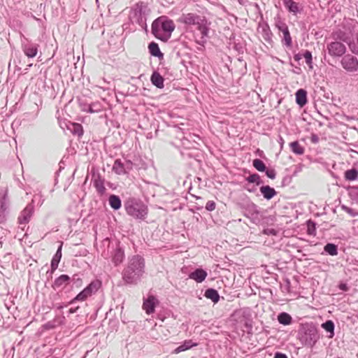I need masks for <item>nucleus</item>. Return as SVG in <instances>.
I'll list each match as a JSON object with an SVG mask.
<instances>
[{
  "mask_svg": "<svg viewBox=\"0 0 358 358\" xmlns=\"http://www.w3.org/2000/svg\"><path fill=\"white\" fill-rule=\"evenodd\" d=\"M144 272V258L139 255H134L129 259L128 264L122 271V279L126 284L136 285Z\"/></svg>",
  "mask_w": 358,
  "mask_h": 358,
  "instance_id": "obj_1",
  "label": "nucleus"
},
{
  "mask_svg": "<svg viewBox=\"0 0 358 358\" xmlns=\"http://www.w3.org/2000/svg\"><path fill=\"white\" fill-rule=\"evenodd\" d=\"M173 21L166 15L155 19L152 24V34L158 39L166 42L175 29Z\"/></svg>",
  "mask_w": 358,
  "mask_h": 358,
  "instance_id": "obj_2",
  "label": "nucleus"
},
{
  "mask_svg": "<svg viewBox=\"0 0 358 358\" xmlns=\"http://www.w3.org/2000/svg\"><path fill=\"white\" fill-rule=\"evenodd\" d=\"M297 338L302 345L313 348L320 339V334L315 325L305 324L299 329Z\"/></svg>",
  "mask_w": 358,
  "mask_h": 358,
  "instance_id": "obj_3",
  "label": "nucleus"
},
{
  "mask_svg": "<svg viewBox=\"0 0 358 358\" xmlns=\"http://www.w3.org/2000/svg\"><path fill=\"white\" fill-rule=\"evenodd\" d=\"M127 213L138 220H145L148 215V207L141 201L130 199L124 203Z\"/></svg>",
  "mask_w": 358,
  "mask_h": 358,
  "instance_id": "obj_4",
  "label": "nucleus"
},
{
  "mask_svg": "<svg viewBox=\"0 0 358 358\" xmlns=\"http://www.w3.org/2000/svg\"><path fill=\"white\" fill-rule=\"evenodd\" d=\"M147 6L143 2H138L131 8L129 15L131 22L138 24L141 28H146L145 11Z\"/></svg>",
  "mask_w": 358,
  "mask_h": 358,
  "instance_id": "obj_5",
  "label": "nucleus"
},
{
  "mask_svg": "<svg viewBox=\"0 0 358 358\" xmlns=\"http://www.w3.org/2000/svg\"><path fill=\"white\" fill-rule=\"evenodd\" d=\"M101 282L99 280L92 281L83 290L76 295L71 301L69 302V305H73L76 301H84L89 296L96 292L101 287Z\"/></svg>",
  "mask_w": 358,
  "mask_h": 358,
  "instance_id": "obj_6",
  "label": "nucleus"
},
{
  "mask_svg": "<svg viewBox=\"0 0 358 358\" xmlns=\"http://www.w3.org/2000/svg\"><path fill=\"white\" fill-rule=\"evenodd\" d=\"M343 69L348 73H355L358 71V59L351 55H344L341 60Z\"/></svg>",
  "mask_w": 358,
  "mask_h": 358,
  "instance_id": "obj_7",
  "label": "nucleus"
},
{
  "mask_svg": "<svg viewBox=\"0 0 358 358\" xmlns=\"http://www.w3.org/2000/svg\"><path fill=\"white\" fill-rule=\"evenodd\" d=\"M328 53L332 57H342L346 52L345 45L340 41H334L327 45Z\"/></svg>",
  "mask_w": 358,
  "mask_h": 358,
  "instance_id": "obj_8",
  "label": "nucleus"
},
{
  "mask_svg": "<svg viewBox=\"0 0 358 358\" xmlns=\"http://www.w3.org/2000/svg\"><path fill=\"white\" fill-rule=\"evenodd\" d=\"M197 29L200 31L201 34V39L199 41H196V43L199 45H203L206 42V38L208 37L209 28L207 24L206 19L203 17L201 20L199 21V23L196 24Z\"/></svg>",
  "mask_w": 358,
  "mask_h": 358,
  "instance_id": "obj_9",
  "label": "nucleus"
},
{
  "mask_svg": "<svg viewBox=\"0 0 358 358\" xmlns=\"http://www.w3.org/2000/svg\"><path fill=\"white\" fill-rule=\"evenodd\" d=\"M111 249L112 262L117 266L124 259V252L119 245H117L115 248L112 247Z\"/></svg>",
  "mask_w": 358,
  "mask_h": 358,
  "instance_id": "obj_10",
  "label": "nucleus"
},
{
  "mask_svg": "<svg viewBox=\"0 0 358 358\" xmlns=\"http://www.w3.org/2000/svg\"><path fill=\"white\" fill-rule=\"evenodd\" d=\"M71 282V277L66 274H62L55 280L52 287L55 290H62Z\"/></svg>",
  "mask_w": 358,
  "mask_h": 358,
  "instance_id": "obj_11",
  "label": "nucleus"
},
{
  "mask_svg": "<svg viewBox=\"0 0 358 358\" xmlns=\"http://www.w3.org/2000/svg\"><path fill=\"white\" fill-rule=\"evenodd\" d=\"M159 301L153 295H150L143 300V308L148 315L153 313Z\"/></svg>",
  "mask_w": 358,
  "mask_h": 358,
  "instance_id": "obj_12",
  "label": "nucleus"
},
{
  "mask_svg": "<svg viewBox=\"0 0 358 358\" xmlns=\"http://www.w3.org/2000/svg\"><path fill=\"white\" fill-rule=\"evenodd\" d=\"M34 213V206L32 203H29L24 209L21 212L18 217V223L20 224H27Z\"/></svg>",
  "mask_w": 358,
  "mask_h": 358,
  "instance_id": "obj_13",
  "label": "nucleus"
},
{
  "mask_svg": "<svg viewBox=\"0 0 358 358\" xmlns=\"http://www.w3.org/2000/svg\"><path fill=\"white\" fill-rule=\"evenodd\" d=\"M203 17L194 13L182 14L180 17V22L187 25H196Z\"/></svg>",
  "mask_w": 358,
  "mask_h": 358,
  "instance_id": "obj_14",
  "label": "nucleus"
},
{
  "mask_svg": "<svg viewBox=\"0 0 358 358\" xmlns=\"http://www.w3.org/2000/svg\"><path fill=\"white\" fill-rule=\"evenodd\" d=\"M283 3L287 10L295 15L303 11V6L293 0H283Z\"/></svg>",
  "mask_w": 358,
  "mask_h": 358,
  "instance_id": "obj_15",
  "label": "nucleus"
},
{
  "mask_svg": "<svg viewBox=\"0 0 358 358\" xmlns=\"http://www.w3.org/2000/svg\"><path fill=\"white\" fill-rule=\"evenodd\" d=\"M208 275L207 272L201 268H197L189 274V278L201 283L205 280Z\"/></svg>",
  "mask_w": 358,
  "mask_h": 358,
  "instance_id": "obj_16",
  "label": "nucleus"
},
{
  "mask_svg": "<svg viewBox=\"0 0 358 358\" xmlns=\"http://www.w3.org/2000/svg\"><path fill=\"white\" fill-rule=\"evenodd\" d=\"M62 243L60 244L59 246L56 253L53 256L52 260H51V270L48 271L47 272V274L50 273V275L51 276L52 273L55 272V271L57 268L59 263L62 258Z\"/></svg>",
  "mask_w": 358,
  "mask_h": 358,
  "instance_id": "obj_17",
  "label": "nucleus"
},
{
  "mask_svg": "<svg viewBox=\"0 0 358 358\" xmlns=\"http://www.w3.org/2000/svg\"><path fill=\"white\" fill-rule=\"evenodd\" d=\"M38 46L37 44L28 43L22 45V50L26 56L33 58L37 55Z\"/></svg>",
  "mask_w": 358,
  "mask_h": 358,
  "instance_id": "obj_18",
  "label": "nucleus"
},
{
  "mask_svg": "<svg viewBox=\"0 0 358 358\" xmlns=\"http://www.w3.org/2000/svg\"><path fill=\"white\" fill-rule=\"evenodd\" d=\"M151 83L153 85L157 87V88L162 89L164 87V78H163L161 74L157 71H155L150 77Z\"/></svg>",
  "mask_w": 358,
  "mask_h": 358,
  "instance_id": "obj_19",
  "label": "nucleus"
},
{
  "mask_svg": "<svg viewBox=\"0 0 358 358\" xmlns=\"http://www.w3.org/2000/svg\"><path fill=\"white\" fill-rule=\"evenodd\" d=\"M296 102L301 107L307 103V92L304 89H299L296 92Z\"/></svg>",
  "mask_w": 358,
  "mask_h": 358,
  "instance_id": "obj_20",
  "label": "nucleus"
},
{
  "mask_svg": "<svg viewBox=\"0 0 358 358\" xmlns=\"http://www.w3.org/2000/svg\"><path fill=\"white\" fill-rule=\"evenodd\" d=\"M260 192L263 195L264 198L266 200H270L277 194V192L274 188L269 185H262L259 188Z\"/></svg>",
  "mask_w": 358,
  "mask_h": 358,
  "instance_id": "obj_21",
  "label": "nucleus"
},
{
  "mask_svg": "<svg viewBox=\"0 0 358 358\" xmlns=\"http://www.w3.org/2000/svg\"><path fill=\"white\" fill-rule=\"evenodd\" d=\"M204 296L210 299L214 303H217L220 301V294L218 292L213 288H208L204 293Z\"/></svg>",
  "mask_w": 358,
  "mask_h": 358,
  "instance_id": "obj_22",
  "label": "nucleus"
},
{
  "mask_svg": "<svg viewBox=\"0 0 358 358\" xmlns=\"http://www.w3.org/2000/svg\"><path fill=\"white\" fill-rule=\"evenodd\" d=\"M321 327L329 334L328 338H332L334 336L335 324L332 320H328L325 321L321 324Z\"/></svg>",
  "mask_w": 358,
  "mask_h": 358,
  "instance_id": "obj_23",
  "label": "nucleus"
},
{
  "mask_svg": "<svg viewBox=\"0 0 358 358\" xmlns=\"http://www.w3.org/2000/svg\"><path fill=\"white\" fill-rule=\"evenodd\" d=\"M149 52L152 56L157 57L158 58L163 57V53L160 51L159 45L155 42H151L148 45Z\"/></svg>",
  "mask_w": 358,
  "mask_h": 358,
  "instance_id": "obj_24",
  "label": "nucleus"
},
{
  "mask_svg": "<svg viewBox=\"0 0 358 358\" xmlns=\"http://www.w3.org/2000/svg\"><path fill=\"white\" fill-rule=\"evenodd\" d=\"M278 321L282 325H289L292 323V317L287 313L282 312L278 315Z\"/></svg>",
  "mask_w": 358,
  "mask_h": 358,
  "instance_id": "obj_25",
  "label": "nucleus"
},
{
  "mask_svg": "<svg viewBox=\"0 0 358 358\" xmlns=\"http://www.w3.org/2000/svg\"><path fill=\"white\" fill-rule=\"evenodd\" d=\"M109 204L114 210H118L121 208L122 201L120 198L115 194H111L108 199Z\"/></svg>",
  "mask_w": 358,
  "mask_h": 358,
  "instance_id": "obj_26",
  "label": "nucleus"
},
{
  "mask_svg": "<svg viewBox=\"0 0 358 358\" xmlns=\"http://www.w3.org/2000/svg\"><path fill=\"white\" fill-rule=\"evenodd\" d=\"M332 37L334 39L336 40V41H343V42H345V43H349L348 41V34L339 29V30H337L336 31H334L332 33Z\"/></svg>",
  "mask_w": 358,
  "mask_h": 358,
  "instance_id": "obj_27",
  "label": "nucleus"
},
{
  "mask_svg": "<svg viewBox=\"0 0 358 358\" xmlns=\"http://www.w3.org/2000/svg\"><path fill=\"white\" fill-rule=\"evenodd\" d=\"M324 252L327 255L336 256L338 255V245L334 243H328L324 247Z\"/></svg>",
  "mask_w": 358,
  "mask_h": 358,
  "instance_id": "obj_28",
  "label": "nucleus"
},
{
  "mask_svg": "<svg viewBox=\"0 0 358 358\" xmlns=\"http://www.w3.org/2000/svg\"><path fill=\"white\" fill-rule=\"evenodd\" d=\"M245 215L247 217H249V215L253 216V215H257L259 214V210L257 209V206L255 205L254 203H248L245 206Z\"/></svg>",
  "mask_w": 358,
  "mask_h": 358,
  "instance_id": "obj_29",
  "label": "nucleus"
},
{
  "mask_svg": "<svg viewBox=\"0 0 358 358\" xmlns=\"http://www.w3.org/2000/svg\"><path fill=\"white\" fill-rule=\"evenodd\" d=\"M113 170L117 173V174H124L126 173V169L124 166V163L122 162L120 159H116L114 162Z\"/></svg>",
  "mask_w": 358,
  "mask_h": 358,
  "instance_id": "obj_30",
  "label": "nucleus"
},
{
  "mask_svg": "<svg viewBox=\"0 0 358 358\" xmlns=\"http://www.w3.org/2000/svg\"><path fill=\"white\" fill-rule=\"evenodd\" d=\"M289 147L292 151L296 155H301L304 153V148L301 146L297 141L290 143Z\"/></svg>",
  "mask_w": 358,
  "mask_h": 358,
  "instance_id": "obj_31",
  "label": "nucleus"
},
{
  "mask_svg": "<svg viewBox=\"0 0 358 358\" xmlns=\"http://www.w3.org/2000/svg\"><path fill=\"white\" fill-rule=\"evenodd\" d=\"M345 178L347 180L353 181L358 178V171L355 168L348 169L345 172Z\"/></svg>",
  "mask_w": 358,
  "mask_h": 358,
  "instance_id": "obj_32",
  "label": "nucleus"
},
{
  "mask_svg": "<svg viewBox=\"0 0 358 358\" xmlns=\"http://www.w3.org/2000/svg\"><path fill=\"white\" fill-rule=\"evenodd\" d=\"M283 38L282 43L287 48H290L292 45V40L289 29L282 32Z\"/></svg>",
  "mask_w": 358,
  "mask_h": 358,
  "instance_id": "obj_33",
  "label": "nucleus"
},
{
  "mask_svg": "<svg viewBox=\"0 0 358 358\" xmlns=\"http://www.w3.org/2000/svg\"><path fill=\"white\" fill-rule=\"evenodd\" d=\"M252 165L259 171L264 172L266 171V164L262 160L259 159H255L252 161Z\"/></svg>",
  "mask_w": 358,
  "mask_h": 358,
  "instance_id": "obj_34",
  "label": "nucleus"
},
{
  "mask_svg": "<svg viewBox=\"0 0 358 358\" xmlns=\"http://www.w3.org/2000/svg\"><path fill=\"white\" fill-rule=\"evenodd\" d=\"M246 181L250 183H255L257 185H259L262 183V180L260 176L257 173H252L245 178Z\"/></svg>",
  "mask_w": 358,
  "mask_h": 358,
  "instance_id": "obj_35",
  "label": "nucleus"
},
{
  "mask_svg": "<svg viewBox=\"0 0 358 358\" xmlns=\"http://www.w3.org/2000/svg\"><path fill=\"white\" fill-rule=\"evenodd\" d=\"M72 128L70 129L71 132L75 134L80 136L83 134V129L81 124L78 123H73L71 124Z\"/></svg>",
  "mask_w": 358,
  "mask_h": 358,
  "instance_id": "obj_36",
  "label": "nucleus"
},
{
  "mask_svg": "<svg viewBox=\"0 0 358 358\" xmlns=\"http://www.w3.org/2000/svg\"><path fill=\"white\" fill-rule=\"evenodd\" d=\"M94 185L96 191L98 192V193H99L100 194H103L105 193L106 187L104 186V183L102 180H101V179L96 180L94 181Z\"/></svg>",
  "mask_w": 358,
  "mask_h": 358,
  "instance_id": "obj_37",
  "label": "nucleus"
},
{
  "mask_svg": "<svg viewBox=\"0 0 358 358\" xmlns=\"http://www.w3.org/2000/svg\"><path fill=\"white\" fill-rule=\"evenodd\" d=\"M262 37L267 42H270L271 41L272 33L268 25L262 27Z\"/></svg>",
  "mask_w": 358,
  "mask_h": 358,
  "instance_id": "obj_38",
  "label": "nucleus"
},
{
  "mask_svg": "<svg viewBox=\"0 0 358 358\" xmlns=\"http://www.w3.org/2000/svg\"><path fill=\"white\" fill-rule=\"evenodd\" d=\"M348 46L353 54L358 55V33L357 34L356 41H350Z\"/></svg>",
  "mask_w": 358,
  "mask_h": 358,
  "instance_id": "obj_39",
  "label": "nucleus"
},
{
  "mask_svg": "<svg viewBox=\"0 0 358 358\" xmlns=\"http://www.w3.org/2000/svg\"><path fill=\"white\" fill-rule=\"evenodd\" d=\"M8 201L7 199V196L6 194H1L0 195V208L1 210H4V211H6V209L8 208Z\"/></svg>",
  "mask_w": 358,
  "mask_h": 358,
  "instance_id": "obj_40",
  "label": "nucleus"
},
{
  "mask_svg": "<svg viewBox=\"0 0 358 358\" xmlns=\"http://www.w3.org/2000/svg\"><path fill=\"white\" fill-rule=\"evenodd\" d=\"M308 234L309 235H315V224L313 222L309 220L308 222Z\"/></svg>",
  "mask_w": 358,
  "mask_h": 358,
  "instance_id": "obj_41",
  "label": "nucleus"
},
{
  "mask_svg": "<svg viewBox=\"0 0 358 358\" xmlns=\"http://www.w3.org/2000/svg\"><path fill=\"white\" fill-rule=\"evenodd\" d=\"M182 346L185 348V349L186 350L192 348V347H194V346H196L197 345V343H194L193 342L192 340H187V341H185L182 343Z\"/></svg>",
  "mask_w": 358,
  "mask_h": 358,
  "instance_id": "obj_42",
  "label": "nucleus"
},
{
  "mask_svg": "<svg viewBox=\"0 0 358 358\" xmlns=\"http://www.w3.org/2000/svg\"><path fill=\"white\" fill-rule=\"evenodd\" d=\"M276 27L282 33L289 29L287 25L282 21H278L276 23Z\"/></svg>",
  "mask_w": 358,
  "mask_h": 358,
  "instance_id": "obj_43",
  "label": "nucleus"
},
{
  "mask_svg": "<svg viewBox=\"0 0 358 358\" xmlns=\"http://www.w3.org/2000/svg\"><path fill=\"white\" fill-rule=\"evenodd\" d=\"M71 282L76 287H79L81 285L82 280L80 278L79 275L78 274H75L71 278Z\"/></svg>",
  "mask_w": 358,
  "mask_h": 358,
  "instance_id": "obj_44",
  "label": "nucleus"
},
{
  "mask_svg": "<svg viewBox=\"0 0 358 358\" xmlns=\"http://www.w3.org/2000/svg\"><path fill=\"white\" fill-rule=\"evenodd\" d=\"M216 208V203L215 201H208L206 204V207L205 208L206 209V210L208 211H213Z\"/></svg>",
  "mask_w": 358,
  "mask_h": 358,
  "instance_id": "obj_45",
  "label": "nucleus"
},
{
  "mask_svg": "<svg viewBox=\"0 0 358 358\" xmlns=\"http://www.w3.org/2000/svg\"><path fill=\"white\" fill-rule=\"evenodd\" d=\"M266 176L271 179H274L275 178V176H276V173H275V171L273 169H266V171H264Z\"/></svg>",
  "mask_w": 358,
  "mask_h": 358,
  "instance_id": "obj_46",
  "label": "nucleus"
},
{
  "mask_svg": "<svg viewBox=\"0 0 358 358\" xmlns=\"http://www.w3.org/2000/svg\"><path fill=\"white\" fill-rule=\"evenodd\" d=\"M303 57L305 58L307 64H310L312 62V53L310 51L306 50L303 53Z\"/></svg>",
  "mask_w": 358,
  "mask_h": 358,
  "instance_id": "obj_47",
  "label": "nucleus"
},
{
  "mask_svg": "<svg viewBox=\"0 0 358 358\" xmlns=\"http://www.w3.org/2000/svg\"><path fill=\"white\" fill-rule=\"evenodd\" d=\"M83 110L89 113H94L99 110V109H94L93 105H88L86 108H83Z\"/></svg>",
  "mask_w": 358,
  "mask_h": 358,
  "instance_id": "obj_48",
  "label": "nucleus"
},
{
  "mask_svg": "<svg viewBox=\"0 0 358 358\" xmlns=\"http://www.w3.org/2000/svg\"><path fill=\"white\" fill-rule=\"evenodd\" d=\"M186 350L185 349V348L182 346V345L181 344L180 345H179L178 347H177L174 350H173V353L175 354H178L181 352H183V351H185Z\"/></svg>",
  "mask_w": 358,
  "mask_h": 358,
  "instance_id": "obj_49",
  "label": "nucleus"
},
{
  "mask_svg": "<svg viewBox=\"0 0 358 358\" xmlns=\"http://www.w3.org/2000/svg\"><path fill=\"white\" fill-rule=\"evenodd\" d=\"M274 358H287V356L284 353L277 352L274 355Z\"/></svg>",
  "mask_w": 358,
  "mask_h": 358,
  "instance_id": "obj_50",
  "label": "nucleus"
},
{
  "mask_svg": "<svg viewBox=\"0 0 358 358\" xmlns=\"http://www.w3.org/2000/svg\"><path fill=\"white\" fill-rule=\"evenodd\" d=\"M275 233L276 232H275V229H267L264 230V234H268V235H270V234L275 235Z\"/></svg>",
  "mask_w": 358,
  "mask_h": 358,
  "instance_id": "obj_51",
  "label": "nucleus"
},
{
  "mask_svg": "<svg viewBox=\"0 0 358 358\" xmlns=\"http://www.w3.org/2000/svg\"><path fill=\"white\" fill-rule=\"evenodd\" d=\"M79 309V306L72 307L69 310V314H73L77 312Z\"/></svg>",
  "mask_w": 358,
  "mask_h": 358,
  "instance_id": "obj_52",
  "label": "nucleus"
},
{
  "mask_svg": "<svg viewBox=\"0 0 358 358\" xmlns=\"http://www.w3.org/2000/svg\"><path fill=\"white\" fill-rule=\"evenodd\" d=\"M318 140H319V138L317 135L315 134H313L312 136H311V141L313 143H317L318 142Z\"/></svg>",
  "mask_w": 358,
  "mask_h": 358,
  "instance_id": "obj_53",
  "label": "nucleus"
},
{
  "mask_svg": "<svg viewBox=\"0 0 358 358\" xmlns=\"http://www.w3.org/2000/svg\"><path fill=\"white\" fill-rule=\"evenodd\" d=\"M301 59V55L300 54H296L294 55V59L296 62H299Z\"/></svg>",
  "mask_w": 358,
  "mask_h": 358,
  "instance_id": "obj_54",
  "label": "nucleus"
},
{
  "mask_svg": "<svg viewBox=\"0 0 358 358\" xmlns=\"http://www.w3.org/2000/svg\"><path fill=\"white\" fill-rule=\"evenodd\" d=\"M102 256H103L104 258H106V259L108 258V251L107 252H103L102 253Z\"/></svg>",
  "mask_w": 358,
  "mask_h": 358,
  "instance_id": "obj_55",
  "label": "nucleus"
},
{
  "mask_svg": "<svg viewBox=\"0 0 358 358\" xmlns=\"http://www.w3.org/2000/svg\"><path fill=\"white\" fill-rule=\"evenodd\" d=\"M68 305H69V304L68 303L67 305H65V306H67ZM64 307V306L59 305V306H57V309L61 310V309H62Z\"/></svg>",
  "mask_w": 358,
  "mask_h": 358,
  "instance_id": "obj_56",
  "label": "nucleus"
},
{
  "mask_svg": "<svg viewBox=\"0 0 358 358\" xmlns=\"http://www.w3.org/2000/svg\"><path fill=\"white\" fill-rule=\"evenodd\" d=\"M280 143H281V146H282L283 139L282 137H280Z\"/></svg>",
  "mask_w": 358,
  "mask_h": 358,
  "instance_id": "obj_57",
  "label": "nucleus"
},
{
  "mask_svg": "<svg viewBox=\"0 0 358 358\" xmlns=\"http://www.w3.org/2000/svg\"><path fill=\"white\" fill-rule=\"evenodd\" d=\"M196 208H197L198 210H201V209H203V207H202V206H201V207H197Z\"/></svg>",
  "mask_w": 358,
  "mask_h": 358,
  "instance_id": "obj_58",
  "label": "nucleus"
},
{
  "mask_svg": "<svg viewBox=\"0 0 358 358\" xmlns=\"http://www.w3.org/2000/svg\"><path fill=\"white\" fill-rule=\"evenodd\" d=\"M345 285H343V286H342L341 289L343 290H345Z\"/></svg>",
  "mask_w": 358,
  "mask_h": 358,
  "instance_id": "obj_59",
  "label": "nucleus"
},
{
  "mask_svg": "<svg viewBox=\"0 0 358 358\" xmlns=\"http://www.w3.org/2000/svg\"><path fill=\"white\" fill-rule=\"evenodd\" d=\"M127 164H128L129 165H131V162H127Z\"/></svg>",
  "mask_w": 358,
  "mask_h": 358,
  "instance_id": "obj_60",
  "label": "nucleus"
},
{
  "mask_svg": "<svg viewBox=\"0 0 358 358\" xmlns=\"http://www.w3.org/2000/svg\"><path fill=\"white\" fill-rule=\"evenodd\" d=\"M357 357H358V353H357Z\"/></svg>",
  "mask_w": 358,
  "mask_h": 358,
  "instance_id": "obj_61",
  "label": "nucleus"
}]
</instances>
